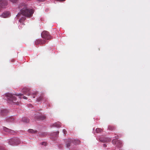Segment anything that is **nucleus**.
I'll list each match as a JSON object with an SVG mask.
<instances>
[{"mask_svg":"<svg viewBox=\"0 0 150 150\" xmlns=\"http://www.w3.org/2000/svg\"><path fill=\"white\" fill-rule=\"evenodd\" d=\"M73 142V143H74V144L75 143L77 144H79L80 143V141L79 140H74Z\"/></svg>","mask_w":150,"mask_h":150,"instance_id":"20","label":"nucleus"},{"mask_svg":"<svg viewBox=\"0 0 150 150\" xmlns=\"http://www.w3.org/2000/svg\"><path fill=\"white\" fill-rule=\"evenodd\" d=\"M46 40H42V39H38L36 40L35 42V44L36 45L38 44H45L46 42Z\"/></svg>","mask_w":150,"mask_h":150,"instance_id":"9","label":"nucleus"},{"mask_svg":"<svg viewBox=\"0 0 150 150\" xmlns=\"http://www.w3.org/2000/svg\"><path fill=\"white\" fill-rule=\"evenodd\" d=\"M114 127L111 126H109L108 127V129L110 130H114Z\"/></svg>","mask_w":150,"mask_h":150,"instance_id":"22","label":"nucleus"},{"mask_svg":"<svg viewBox=\"0 0 150 150\" xmlns=\"http://www.w3.org/2000/svg\"><path fill=\"white\" fill-rule=\"evenodd\" d=\"M113 144H116V146L118 147H120L122 146V142L121 141L117 139H114L112 141Z\"/></svg>","mask_w":150,"mask_h":150,"instance_id":"7","label":"nucleus"},{"mask_svg":"<svg viewBox=\"0 0 150 150\" xmlns=\"http://www.w3.org/2000/svg\"><path fill=\"white\" fill-rule=\"evenodd\" d=\"M3 129L5 131L9 133L10 129H9L5 127H4Z\"/></svg>","mask_w":150,"mask_h":150,"instance_id":"18","label":"nucleus"},{"mask_svg":"<svg viewBox=\"0 0 150 150\" xmlns=\"http://www.w3.org/2000/svg\"><path fill=\"white\" fill-rule=\"evenodd\" d=\"M72 150H77V149H72Z\"/></svg>","mask_w":150,"mask_h":150,"instance_id":"36","label":"nucleus"},{"mask_svg":"<svg viewBox=\"0 0 150 150\" xmlns=\"http://www.w3.org/2000/svg\"><path fill=\"white\" fill-rule=\"evenodd\" d=\"M34 10H22L20 13H18L17 16L19 17L21 15L27 17H31L34 12Z\"/></svg>","mask_w":150,"mask_h":150,"instance_id":"1","label":"nucleus"},{"mask_svg":"<svg viewBox=\"0 0 150 150\" xmlns=\"http://www.w3.org/2000/svg\"><path fill=\"white\" fill-rule=\"evenodd\" d=\"M41 36L42 38L45 40H49L51 38L49 33L47 31H43L41 34Z\"/></svg>","mask_w":150,"mask_h":150,"instance_id":"3","label":"nucleus"},{"mask_svg":"<svg viewBox=\"0 0 150 150\" xmlns=\"http://www.w3.org/2000/svg\"><path fill=\"white\" fill-rule=\"evenodd\" d=\"M15 95L16 96H20V97H21V96H22L23 95L22 94H16Z\"/></svg>","mask_w":150,"mask_h":150,"instance_id":"30","label":"nucleus"},{"mask_svg":"<svg viewBox=\"0 0 150 150\" xmlns=\"http://www.w3.org/2000/svg\"><path fill=\"white\" fill-rule=\"evenodd\" d=\"M46 0H37V1H38L39 2H44Z\"/></svg>","mask_w":150,"mask_h":150,"instance_id":"31","label":"nucleus"},{"mask_svg":"<svg viewBox=\"0 0 150 150\" xmlns=\"http://www.w3.org/2000/svg\"><path fill=\"white\" fill-rule=\"evenodd\" d=\"M96 131L97 133L101 132L102 131V130L99 128H97L96 129Z\"/></svg>","mask_w":150,"mask_h":150,"instance_id":"21","label":"nucleus"},{"mask_svg":"<svg viewBox=\"0 0 150 150\" xmlns=\"http://www.w3.org/2000/svg\"><path fill=\"white\" fill-rule=\"evenodd\" d=\"M23 99H27V97H25V96H23Z\"/></svg>","mask_w":150,"mask_h":150,"instance_id":"34","label":"nucleus"},{"mask_svg":"<svg viewBox=\"0 0 150 150\" xmlns=\"http://www.w3.org/2000/svg\"><path fill=\"white\" fill-rule=\"evenodd\" d=\"M9 133H10L11 134H12L13 135H15L16 134V132L10 129V131L9 132Z\"/></svg>","mask_w":150,"mask_h":150,"instance_id":"19","label":"nucleus"},{"mask_svg":"<svg viewBox=\"0 0 150 150\" xmlns=\"http://www.w3.org/2000/svg\"><path fill=\"white\" fill-rule=\"evenodd\" d=\"M18 140L19 141V142H18V140L15 141L14 142V144L17 145V144H19L20 143V141L19 139L18 138Z\"/></svg>","mask_w":150,"mask_h":150,"instance_id":"25","label":"nucleus"},{"mask_svg":"<svg viewBox=\"0 0 150 150\" xmlns=\"http://www.w3.org/2000/svg\"><path fill=\"white\" fill-rule=\"evenodd\" d=\"M103 145L104 147H106L107 146L106 144H104Z\"/></svg>","mask_w":150,"mask_h":150,"instance_id":"35","label":"nucleus"},{"mask_svg":"<svg viewBox=\"0 0 150 150\" xmlns=\"http://www.w3.org/2000/svg\"><path fill=\"white\" fill-rule=\"evenodd\" d=\"M10 13L8 11H6L2 14V16L4 18L8 17L10 16Z\"/></svg>","mask_w":150,"mask_h":150,"instance_id":"12","label":"nucleus"},{"mask_svg":"<svg viewBox=\"0 0 150 150\" xmlns=\"http://www.w3.org/2000/svg\"><path fill=\"white\" fill-rule=\"evenodd\" d=\"M66 0H57V1H60V2H62L65 1Z\"/></svg>","mask_w":150,"mask_h":150,"instance_id":"32","label":"nucleus"},{"mask_svg":"<svg viewBox=\"0 0 150 150\" xmlns=\"http://www.w3.org/2000/svg\"><path fill=\"white\" fill-rule=\"evenodd\" d=\"M63 132L64 134H66L67 133V131L65 129H63Z\"/></svg>","mask_w":150,"mask_h":150,"instance_id":"29","label":"nucleus"},{"mask_svg":"<svg viewBox=\"0 0 150 150\" xmlns=\"http://www.w3.org/2000/svg\"><path fill=\"white\" fill-rule=\"evenodd\" d=\"M43 98V96H40L38 99H37V101L38 102L40 101Z\"/></svg>","mask_w":150,"mask_h":150,"instance_id":"23","label":"nucleus"},{"mask_svg":"<svg viewBox=\"0 0 150 150\" xmlns=\"http://www.w3.org/2000/svg\"><path fill=\"white\" fill-rule=\"evenodd\" d=\"M42 144L43 145H46V143L44 142H42Z\"/></svg>","mask_w":150,"mask_h":150,"instance_id":"33","label":"nucleus"},{"mask_svg":"<svg viewBox=\"0 0 150 150\" xmlns=\"http://www.w3.org/2000/svg\"><path fill=\"white\" fill-rule=\"evenodd\" d=\"M7 5L6 0H0V8H5Z\"/></svg>","mask_w":150,"mask_h":150,"instance_id":"6","label":"nucleus"},{"mask_svg":"<svg viewBox=\"0 0 150 150\" xmlns=\"http://www.w3.org/2000/svg\"><path fill=\"white\" fill-rule=\"evenodd\" d=\"M11 2L13 3H16L18 0H9Z\"/></svg>","mask_w":150,"mask_h":150,"instance_id":"26","label":"nucleus"},{"mask_svg":"<svg viewBox=\"0 0 150 150\" xmlns=\"http://www.w3.org/2000/svg\"><path fill=\"white\" fill-rule=\"evenodd\" d=\"M59 133V132L57 131V132H54L53 134L54 135H55V137H57Z\"/></svg>","mask_w":150,"mask_h":150,"instance_id":"27","label":"nucleus"},{"mask_svg":"<svg viewBox=\"0 0 150 150\" xmlns=\"http://www.w3.org/2000/svg\"><path fill=\"white\" fill-rule=\"evenodd\" d=\"M18 8L20 9H31L28 8V5L25 3H22L20 4Z\"/></svg>","mask_w":150,"mask_h":150,"instance_id":"8","label":"nucleus"},{"mask_svg":"<svg viewBox=\"0 0 150 150\" xmlns=\"http://www.w3.org/2000/svg\"><path fill=\"white\" fill-rule=\"evenodd\" d=\"M100 140L101 141L105 142H110L111 141V139L108 138H105L103 139L100 138Z\"/></svg>","mask_w":150,"mask_h":150,"instance_id":"14","label":"nucleus"},{"mask_svg":"<svg viewBox=\"0 0 150 150\" xmlns=\"http://www.w3.org/2000/svg\"><path fill=\"white\" fill-rule=\"evenodd\" d=\"M22 121L24 123H28L29 122V119L26 117H23L22 118Z\"/></svg>","mask_w":150,"mask_h":150,"instance_id":"16","label":"nucleus"},{"mask_svg":"<svg viewBox=\"0 0 150 150\" xmlns=\"http://www.w3.org/2000/svg\"><path fill=\"white\" fill-rule=\"evenodd\" d=\"M28 132L30 133H35L36 132V131H34L32 129H29L28 130Z\"/></svg>","mask_w":150,"mask_h":150,"instance_id":"24","label":"nucleus"},{"mask_svg":"<svg viewBox=\"0 0 150 150\" xmlns=\"http://www.w3.org/2000/svg\"><path fill=\"white\" fill-rule=\"evenodd\" d=\"M17 140L18 141V138H15L11 139L9 141V144L11 145H14V142ZM18 142H19V141H18Z\"/></svg>","mask_w":150,"mask_h":150,"instance_id":"10","label":"nucleus"},{"mask_svg":"<svg viewBox=\"0 0 150 150\" xmlns=\"http://www.w3.org/2000/svg\"><path fill=\"white\" fill-rule=\"evenodd\" d=\"M35 120H43L46 119V117L45 115H40L39 113H37L35 116Z\"/></svg>","mask_w":150,"mask_h":150,"instance_id":"5","label":"nucleus"},{"mask_svg":"<svg viewBox=\"0 0 150 150\" xmlns=\"http://www.w3.org/2000/svg\"><path fill=\"white\" fill-rule=\"evenodd\" d=\"M8 112V111L6 109H3L1 110V115L3 116L6 115Z\"/></svg>","mask_w":150,"mask_h":150,"instance_id":"13","label":"nucleus"},{"mask_svg":"<svg viewBox=\"0 0 150 150\" xmlns=\"http://www.w3.org/2000/svg\"><path fill=\"white\" fill-rule=\"evenodd\" d=\"M5 96L7 98V100L8 103H11V102L16 103V98L14 96L11 94L7 93L5 95Z\"/></svg>","mask_w":150,"mask_h":150,"instance_id":"2","label":"nucleus"},{"mask_svg":"<svg viewBox=\"0 0 150 150\" xmlns=\"http://www.w3.org/2000/svg\"><path fill=\"white\" fill-rule=\"evenodd\" d=\"M74 140L71 139H69L66 142L67 147V148H69L72 143H73Z\"/></svg>","mask_w":150,"mask_h":150,"instance_id":"11","label":"nucleus"},{"mask_svg":"<svg viewBox=\"0 0 150 150\" xmlns=\"http://www.w3.org/2000/svg\"><path fill=\"white\" fill-rule=\"evenodd\" d=\"M56 1H57V0H55Z\"/></svg>","mask_w":150,"mask_h":150,"instance_id":"37","label":"nucleus"},{"mask_svg":"<svg viewBox=\"0 0 150 150\" xmlns=\"http://www.w3.org/2000/svg\"><path fill=\"white\" fill-rule=\"evenodd\" d=\"M22 92L24 94H26L27 93H28V94H27V95L28 96H30V95H33V98H35V96H34L37 93V92H35V93H34L32 92H30V93H29V92L30 91V89L29 88L26 87H25L23 88L22 90Z\"/></svg>","mask_w":150,"mask_h":150,"instance_id":"4","label":"nucleus"},{"mask_svg":"<svg viewBox=\"0 0 150 150\" xmlns=\"http://www.w3.org/2000/svg\"><path fill=\"white\" fill-rule=\"evenodd\" d=\"M53 126L54 127H61V124L60 122H57L53 124Z\"/></svg>","mask_w":150,"mask_h":150,"instance_id":"15","label":"nucleus"},{"mask_svg":"<svg viewBox=\"0 0 150 150\" xmlns=\"http://www.w3.org/2000/svg\"><path fill=\"white\" fill-rule=\"evenodd\" d=\"M25 17H23L21 19V18L20 19L19 21H24L25 20Z\"/></svg>","mask_w":150,"mask_h":150,"instance_id":"28","label":"nucleus"},{"mask_svg":"<svg viewBox=\"0 0 150 150\" xmlns=\"http://www.w3.org/2000/svg\"><path fill=\"white\" fill-rule=\"evenodd\" d=\"M14 120V118L12 117H10L6 119V121L8 122H12Z\"/></svg>","mask_w":150,"mask_h":150,"instance_id":"17","label":"nucleus"}]
</instances>
